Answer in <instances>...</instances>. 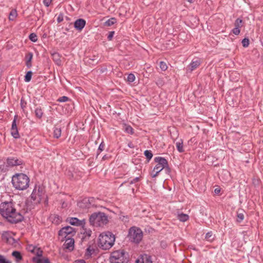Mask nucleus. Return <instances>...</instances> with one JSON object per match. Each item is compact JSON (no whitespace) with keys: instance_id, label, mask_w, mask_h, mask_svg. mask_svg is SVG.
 Returning <instances> with one entry per match:
<instances>
[{"instance_id":"1","label":"nucleus","mask_w":263,"mask_h":263,"mask_svg":"<svg viewBox=\"0 0 263 263\" xmlns=\"http://www.w3.org/2000/svg\"><path fill=\"white\" fill-rule=\"evenodd\" d=\"M0 214L10 223H17L21 221L23 217L16 211L14 204L11 202L3 203L0 209Z\"/></svg>"},{"instance_id":"2","label":"nucleus","mask_w":263,"mask_h":263,"mask_svg":"<svg viewBox=\"0 0 263 263\" xmlns=\"http://www.w3.org/2000/svg\"><path fill=\"white\" fill-rule=\"evenodd\" d=\"M13 186L17 190H26L29 186V177L24 173H17L12 177Z\"/></svg>"},{"instance_id":"3","label":"nucleus","mask_w":263,"mask_h":263,"mask_svg":"<svg viewBox=\"0 0 263 263\" xmlns=\"http://www.w3.org/2000/svg\"><path fill=\"white\" fill-rule=\"evenodd\" d=\"M115 241V237L111 232L102 233L99 237L98 246L103 250H107L114 245Z\"/></svg>"},{"instance_id":"4","label":"nucleus","mask_w":263,"mask_h":263,"mask_svg":"<svg viewBox=\"0 0 263 263\" xmlns=\"http://www.w3.org/2000/svg\"><path fill=\"white\" fill-rule=\"evenodd\" d=\"M107 216L103 212L94 213L89 217L90 224L96 227H102L108 222Z\"/></svg>"},{"instance_id":"5","label":"nucleus","mask_w":263,"mask_h":263,"mask_svg":"<svg viewBox=\"0 0 263 263\" xmlns=\"http://www.w3.org/2000/svg\"><path fill=\"white\" fill-rule=\"evenodd\" d=\"M154 161L157 164L152 173V176L153 178L156 177L163 169L168 168L167 161L164 158L157 157L155 158Z\"/></svg>"},{"instance_id":"6","label":"nucleus","mask_w":263,"mask_h":263,"mask_svg":"<svg viewBox=\"0 0 263 263\" xmlns=\"http://www.w3.org/2000/svg\"><path fill=\"white\" fill-rule=\"evenodd\" d=\"M143 232L137 227H131L128 231V237L129 240L135 243H139L143 238Z\"/></svg>"},{"instance_id":"7","label":"nucleus","mask_w":263,"mask_h":263,"mask_svg":"<svg viewBox=\"0 0 263 263\" xmlns=\"http://www.w3.org/2000/svg\"><path fill=\"white\" fill-rule=\"evenodd\" d=\"M110 263H127L128 259L123 250H118L111 253L109 257Z\"/></svg>"},{"instance_id":"8","label":"nucleus","mask_w":263,"mask_h":263,"mask_svg":"<svg viewBox=\"0 0 263 263\" xmlns=\"http://www.w3.org/2000/svg\"><path fill=\"white\" fill-rule=\"evenodd\" d=\"M45 197L44 189L40 186H35L31 195V198L33 201L36 203H40Z\"/></svg>"},{"instance_id":"9","label":"nucleus","mask_w":263,"mask_h":263,"mask_svg":"<svg viewBox=\"0 0 263 263\" xmlns=\"http://www.w3.org/2000/svg\"><path fill=\"white\" fill-rule=\"evenodd\" d=\"M76 233V231L74 229L70 226H67L61 229L59 232V235L60 236L64 237L66 238L68 235H74Z\"/></svg>"},{"instance_id":"10","label":"nucleus","mask_w":263,"mask_h":263,"mask_svg":"<svg viewBox=\"0 0 263 263\" xmlns=\"http://www.w3.org/2000/svg\"><path fill=\"white\" fill-rule=\"evenodd\" d=\"M17 119V116L15 115L14 117L12 123L11 129V134L13 138L17 139L20 137V135L18 134L17 127L16 124V121Z\"/></svg>"},{"instance_id":"11","label":"nucleus","mask_w":263,"mask_h":263,"mask_svg":"<svg viewBox=\"0 0 263 263\" xmlns=\"http://www.w3.org/2000/svg\"><path fill=\"white\" fill-rule=\"evenodd\" d=\"M74 240L73 238H67L63 245L64 249L68 250L69 252L72 251L74 249Z\"/></svg>"},{"instance_id":"12","label":"nucleus","mask_w":263,"mask_h":263,"mask_svg":"<svg viewBox=\"0 0 263 263\" xmlns=\"http://www.w3.org/2000/svg\"><path fill=\"white\" fill-rule=\"evenodd\" d=\"M136 263H152V261L150 256L143 254L136 260Z\"/></svg>"},{"instance_id":"13","label":"nucleus","mask_w":263,"mask_h":263,"mask_svg":"<svg viewBox=\"0 0 263 263\" xmlns=\"http://www.w3.org/2000/svg\"><path fill=\"white\" fill-rule=\"evenodd\" d=\"M86 21L82 18L77 20L74 23V28L78 31H81L85 27Z\"/></svg>"},{"instance_id":"14","label":"nucleus","mask_w":263,"mask_h":263,"mask_svg":"<svg viewBox=\"0 0 263 263\" xmlns=\"http://www.w3.org/2000/svg\"><path fill=\"white\" fill-rule=\"evenodd\" d=\"M7 163L8 166H14L21 165L23 163V161L22 160L13 157L8 158Z\"/></svg>"},{"instance_id":"15","label":"nucleus","mask_w":263,"mask_h":263,"mask_svg":"<svg viewBox=\"0 0 263 263\" xmlns=\"http://www.w3.org/2000/svg\"><path fill=\"white\" fill-rule=\"evenodd\" d=\"M67 221L73 226H82L84 223V220H80L77 218L71 217L69 218Z\"/></svg>"},{"instance_id":"16","label":"nucleus","mask_w":263,"mask_h":263,"mask_svg":"<svg viewBox=\"0 0 263 263\" xmlns=\"http://www.w3.org/2000/svg\"><path fill=\"white\" fill-rule=\"evenodd\" d=\"M200 64V60L194 59L189 66L191 71H193L197 68Z\"/></svg>"},{"instance_id":"17","label":"nucleus","mask_w":263,"mask_h":263,"mask_svg":"<svg viewBox=\"0 0 263 263\" xmlns=\"http://www.w3.org/2000/svg\"><path fill=\"white\" fill-rule=\"evenodd\" d=\"M176 146L177 151L179 153H183L184 152V147H183V141L182 139H179L176 142Z\"/></svg>"},{"instance_id":"18","label":"nucleus","mask_w":263,"mask_h":263,"mask_svg":"<svg viewBox=\"0 0 263 263\" xmlns=\"http://www.w3.org/2000/svg\"><path fill=\"white\" fill-rule=\"evenodd\" d=\"M12 256L15 258L16 263H19L23 259L21 253L17 251H14L12 253Z\"/></svg>"},{"instance_id":"19","label":"nucleus","mask_w":263,"mask_h":263,"mask_svg":"<svg viewBox=\"0 0 263 263\" xmlns=\"http://www.w3.org/2000/svg\"><path fill=\"white\" fill-rule=\"evenodd\" d=\"M177 217L178 219L181 222L186 221L189 218V216L188 215L182 213H178Z\"/></svg>"},{"instance_id":"20","label":"nucleus","mask_w":263,"mask_h":263,"mask_svg":"<svg viewBox=\"0 0 263 263\" xmlns=\"http://www.w3.org/2000/svg\"><path fill=\"white\" fill-rule=\"evenodd\" d=\"M95 252V249L91 246H89L86 250L85 253V257L88 259L91 257V255Z\"/></svg>"},{"instance_id":"21","label":"nucleus","mask_w":263,"mask_h":263,"mask_svg":"<svg viewBox=\"0 0 263 263\" xmlns=\"http://www.w3.org/2000/svg\"><path fill=\"white\" fill-rule=\"evenodd\" d=\"M61 135V128L54 127L53 129V137L55 138H59Z\"/></svg>"},{"instance_id":"22","label":"nucleus","mask_w":263,"mask_h":263,"mask_svg":"<svg viewBox=\"0 0 263 263\" xmlns=\"http://www.w3.org/2000/svg\"><path fill=\"white\" fill-rule=\"evenodd\" d=\"M33 260L36 263H50L49 260L47 258L42 259L39 257H34Z\"/></svg>"},{"instance_id":"23","label":"nucleus","mask_w":263,"mask_h":263,"mask_svg":"<svg viewBox=\"0 0 263 263\" xmlns=\"http://www.w3.org/2000/svg\"><path fill=\"white\" fill-rule=\"evenodd\" d=\"M205 239L209 242H212L214 240L215 236L212 232H209L205 234Z\"/></svg>"},{"instance_id":"24","label":"nucleus","mask_w":263,"mask_h":263,"mask_svg":"<svg viewBox=\"0 0 263 263\" xmlns=\"http://www.w3.org/2000/svg\"><path fill=\"white\" fill-rule=\"evenodd\" d=\"M35 115L38 118H41L43 115V112L41 108L37 107L34 111Z\"/></svg>"},{"instance_id":"25","label":"nucleus","mask_w":263,"mask_h":263,"mask_svg":"<svg viewBox=\"0 0 263 263\" xmlns=\"http://www.w3.org/2000/svg\"><path fill=\"white\" fill-rule=\"evenodd\" d=\"M17 15V11L16 10L13 9L11 11L9 16V19L11 21H13Z\"/></svg>"},{"instance_id":"26","label":"nucleus","mask_w":263,"mask_h":263,"mask_svg":"<svg viewBox=\"0 0 263 263\" xmlns=\"http://www.w3.org/2000/svg\"><path fill=\"white\" fill-rule=\"evenodd\" d=\"M116 22V20L114 17H112L107 21H106L105 23V25L106 26H110L114 25Z\"/></svg>"},{"instance_id":"27","label":"nucleus","mask_w":263,"mask_h":263,"mask_svg":"<svg viewBox=\"0 0 263 263\" xmlns=\"http://www.w3.org/2000/svg\"><path fill=\"white\" fill-rule=\"evenodd\" d=\"M242 21L241 19H240V18L236 19L234 23L235 27L238 28H241L242 26Z\"/></svg>"},{"instance_id":"28","label":"nucleus","mask_w":263,"mask_h":263,"mask_svg":"<svg viewBox=\"0 0 263 263\" xmlns=\"http://www.w3.org/2000/svg\"><path fill=\"white\" fill-rule=\"evenodd\" d=\"M124 131L130 134L134 133L133 128L130 125H125Z\"/></svg>"},{"instance_id":"29","label":"nucleus","mask_w":263,"mask_h":263,"mask_svg":"<svg viewBox=\"0 0 263 263\" xmlns=\"http://www.w3.org/2000/svg\"><path fill=\"white\" fill-rule=\"evenodd\" d=\"M145 156L148 159V160H150L153 157V154L151 151L146 150L144 152Z\"/></svg>"},{"instance_id":"30","label":"nucleus","mask_w":263,"mask_h":263,"mask_svg":"<svg viewBox=\"0 0 263 263\" xmlns=\"http://www.w3.org/2000/svg\"><path fill=\"white\" fill-rule=\"evenodd\" d=\"M32 75V72L31 71H28L25 77V81L26 82H30L31 79Z\"/></svg>"},{"instance_id":"31","label":"nucleus","mask_w":263,"mask_h":263,"mask_svg":"<svg viewBox=\"0 0 263 263\" xmlns=\"http://www.w3.org/2000/svg\"><path fill=\"white\" fill-rule=\"evenodd\" d=\"M29 39L33 42H36L37 40V37L35 33H32L29 36Z\"/></svg>"},{"instance_id":"32","label":"nucleus","mask_w":263,"mask_h":263,"mask_svg":"<svg viewBox=\"0 0 263 263\" xmlns=\"http://www.w3.org/2000/svg\"><path fill=\"white\" fill-rule=\"evenodd\" d=\"M159 66L160 69L163 71H165L167 68V66L165 62L161 61L159 63Z\"/></svg>"},{"instance_id":"33","label":"nucleus","mask_w":263,"mask_h":263,"mask_svg":"<svg viewBox=\"0 0 263 263\" xmlns=\"http://www.w3.org/2000/svg\"><path fill=\"white\" fill-rule=\"evenodd\" d=\"M36 248H37V247H36L32 245H28L27 247V249L28 250V251H30L32 253H35L36 251Z\"/></svg>"},{"instance_id":"34","label":"nucleus","mask_w":263,"mask_h":263,"mask_svg":"<svg viewBox=\"0 0 263 263\" xmlns=\"http://www.w3.org/2000/svg\"><path fill=\"white\" fill-rule=\"evenodd\" d=\"M0 263H11V261L7 259L4 256L0 254Z\"/></svg>"},{"instance_id":"35","label":"nucleus","mask_w":263,"mask_h":263,"mask_svg":"<svg viewBox=\"0 0 263 263\" xmlns=\"http://www.w3.org/2000/svg\"><path fill=\"white\" fill-rule=\"evenodd\" d=\"M241 43L243 47L245 48L248 47L249 45V40L247 38H245L242 40Z\"/></svg>"},{"instance_id":"36","label":"nucleus","mask_w":263,"mask_h":263,"mask_svg":"<svg viewBox=\"0 0 263 263\" xmlns=\"http://www.w3.org/2000/svg\"><path fill=\"white\" fill-rule=\"evenodd\" d=\"M135 80V76L133 73H130L128 75L127 80L129 82H133Z\"/></svg>"},{"instance_id":"37","label":"nucleus","mask_w":263,"mask_h":263,"mask_svg":"<svg viewBox=\"0 0 263 263\" xmlns=\"http://www.w3.org/2000/svg\"><path fill=\"white\" fill-rule=\"evenodd\" d=\"M244 219V215L243 213H237V221L240 222Z\"/></svg>"},{"instance_id":"38","label":"nucleus","mask_w":263,"mask_h":263,"mask_svg":"<svg viewBox=\"0 0 263 263\" xmlns=\"http://www.w3.org/2000/svg\"><path fill=\"white\" fill-rule=\"evenodd\" d=\"M69 98L66 96H63L58 99V101L60 102H65L68 100Z\"/></svg>"},{"instance_id":"39","label":"nucleus","mask_w":263,"mask_h":263,"mask_svg":"<svg viewBox=\"0 0 263 263\" xmlns=\"http://www.w3.org/2000/svg\"><path fill=\"white\" fill-rule=\"evenodd\" d=\"M232 32L233 33H234L235 35H238L240 32V28H235L234 27L232 30Z\"/></svg>"},{"instance_id":"40","label":"nucleus","mask_w":263,"mask_h":263,"mask_svg":"<svg viewBox=\"0 0 263 263\" xmlns=\"http://www.w3.org/2000/svg\"><path fill=\"white\" fill-rule=\"evenodd\" d=\"M105 144L103 143V142H101L98 147V153H101L103 149H104Z\"/></svg>"},{"instance_id":"41","label":"nucleus","mask_w":263,"mask_h":263,"mask_svg":"<svg viewBox=\"0 0 263 263\" xmlns=\"http://www.w3.org/2000/svg\"><path fill=\"white\" fill-rule=\"evenodd\" d=\"M34 253H36L37 257H41L42 256L43 251L40 248H37Z\"/></svg>"},{"instance_id":"42","label":"nucleus","mask_w":263,"mask_h":263,"mask_svg":"<svg viewBox=\"0 0 263 263\" xmlns=\"http://www.w3.org/2000/svg\"><path fill=\"white\" fill-rule=\"evenodd\" d=\"M64 16L62 13H60L59 14L57 17V22L58 23H61L63 21Z\"/></svg>"},{"instance_id":"43","label":"nucleus","mask_w":263,"mask_h":263,"mask_svg":"<svg viewBox=\"0 0 263 263\" xmlns=\"http://www.w3.org/2000/svg\"><path fill=\"white\" fill-rule=\"evenodd\" d=\"M115 34V32L114 31H110L109 32V34L107 36V39L108 40L110 41L111 40L114 35Z\"/></svg>"},{"instance_id":"44","label":"nucleus","mask_w":263,"mask_h":263,"mask_svg":"<svg viewBox=\"0 0 263 263\" xmlns=\"http://www.w3.org/2000/svg\"><path fill=\"white\" fill-rule=\"evenodd\" d=\"M51 1L52 0H43V3L46 7H48L50 5Z\"/></svg>"},{"instance_id":"45","label":"nucleus","mask_w":263,"mask_h":263,"mask_svg":"<svg viewBox=\"0 0 263 263\" xmlns=\"http://www.w3.org/2000/svg\"><path fill=\"white\" fill-rule=\"evenodd\" d=\"M73 263H86L85 260L80 259H77Z\"/></svg>"},{"instance_id":"46","label":"nucleus","mask_w":263,"mask_h":263,"mask_svg":"<svg viewBox=\"0 0 263 263\" xmlns=\"http://www.w3.org/2000/svg\"><path fill=\"white\" fill-rule=\"evenodd\" d=\"M139 180V177H136L132 181H131L130 183L133 184L136 182H138Z\"/></svg>"},{"instance_id":"47","label":"nucleus","mask_w":263,"mask_h":263,"mask_svg":"<svg viewBox=\"0 0 263 263\" xmlns=\"http://www.w3.org/2000/svg\"><path fill=\"white\" fill-rule=\"evenodd\" d=\"M220 192V189L219 188H216L214 190V193L215 194H218Z\"/></svg>"},{"instance_id":"48","label":"nucleus","mask_w":263,"mask_h":263,"mask_svg":"<svg viewBox=\"0 0 263 263\" xmlns=\"http://www.w3.org/2000/svg\"><path fill=\"white\" fill-rule=\"evenodd\" d=\"M91 231H90V230H88L86 232V234L88 236H90L91 235Z\"/></svg>"},{"instance_id":"49","label":"nucleus","mask_w":263,"mask_h":263,"mask_svg":"<svg viewBox=\"0 0 263 263\" xmlns=\"http://www.w3.org/2000/svg\"><path fill=\"white\" fill-rule=\"evenodd\" d=\"M29 58L28 59V60H27V61H28L29 62H31V61L32 60V53H29Z\"/></svg>"},{"instance_id":"50","label":"nucleus","mask_w":263,"mask_h":263,"mask_svg":"<svg viewBox=\"0 0 263 263\" xmlns=\"http://www.w3.org/2000/svg\"><path fill=\"white\" fill-rule=\"evenodd\" d=\"M89 201H90V199H87V198H85L83 200V202H84L85 203H87L88 202H89Z\"/></svg>"},{"instance_id":"51","label":"nucleus","mask_w":263,"mask_h":263,"mask_svg":"<svg viewBox=\"0 0 263 263\" xmlns=\"http://www.w3.org/2000/svg\"><path fill=\"white\" fill-rule=\"evenodd\" d=\"M26 65L28 67H30L31 66V62H29L28 61H27Z\"/></svg>"},{"instance_id":"52","label":"nucleus","mask_w":263,"mask_h":263,"mask_svg":"<svg viewBox=\"0 0 263 263\" xmlns=\"http://www.w3.org/2000/svg\"><path fill=\"white\" fill-rule=\"evenodd\" d=\"M124 218L126 219V220L127 219V216H123V218L122 217H120V219H122V220H124Z\"/></svg>"},{"instance_id":"53","label":"nucleus","mask_w":263,"mask_h":263,"mask_svg":"<svg viewBox=\"0 0 263 263\" xmlns=\"http://www.w3.org/2000/svg\"><path fill=\"white\" fill-rule=\"evenodd\" d=\"M23 105H24V104H23L22 100H21V106H22V108H24V107Z\"/></svg>"},{"instance_id":"54","label":"nucleus","mask_w":263,"mask_h":263,"mask_svg":"<svg viewBox=\"0 0 263 263\" xmlns=\"http://www.w3.org/2000/svg\"><path fill=\"white\" fill-rule=\"evenodd\" d=\"M85 207H86V208H89V206H87V205H86V206H85Z\"/></svg>"}]
</instances>
